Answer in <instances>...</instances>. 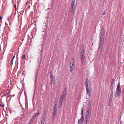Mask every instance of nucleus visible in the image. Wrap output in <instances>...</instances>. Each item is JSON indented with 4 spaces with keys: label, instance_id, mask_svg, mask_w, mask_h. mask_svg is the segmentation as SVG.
I'll use <instances>...</instances> for the list:
<instances>
[{
    "label": "nucleus",
    "instance_id": "obj_34",
    "mask_svg": "<svg viewBox=\"0 0 124 124\" xmlns=\"http://www.w3.org/2000/svg\"><path fill=\"white\" fill-rule=\"evenodd\" d=\"M2 17L1 16H0V20H1L2 19Z\"/></svg>",
    "mask_w": 124,
    "mask_h": 124
},
{
    "label": "nucleus",
    "instance_id": "obj_20",
    "mask_svg": "<svg viewBox=\"0 0 124 124\" xmlns=\"http://www.w3.org/2000/svg\"><path fill=\"white\" fill-rule=\"evenodd\" d=\"M74 63V61L73 59L72 58H71V60L70 61V64H71L72 63Z\"/></svg>",
    "mask_w": 124,
    "mask_h": 124
},
{
    "label": "nucleus",
    "instance_id": "obj_3",
    "mask_svg": "<svg viewBox=\"0 0 124 124\" xmlns=\"http://www.w3.org/2000/svg\"><path fill=\"white\" fill-rule=\"evenodd\" d=\"M84 109L82 107L81 108V114L82 115V116L81 117V119H80L78 120V123L79 124H82L83 122V120H84V118L83 117V110Z\"/></svg>",
    "mask_w": 124,
    "mask_h": 124
},
{
    "label": "nucleus",
    "instance_id": "obj_38",
    "mask_svg": "<svg viewBox=\"0 0 124 124\" xmlns=\"http://www.w3.org/2000/svg\"><path fill=\"white\" fill-rule=\"evenodd\" d=\"M74 63L72 64H71L72 66H73L74 67Z\"/></svg>",
    "mask_w": 124,
    "mask_h": 124
},
{
    "label": "nucleus",
    "instance_id": "obj_4",
    "mask_svg": "<svg viewBox=\"0 0 124 124\" xmlns=\"http://www.w3.org/2000/svg\"><path fill=\"white\" fill-rule=\"evenodd\" d=\"M84 48H82V49L81 50V63L82 64H83L84 62Z\"/></svg>",
    "mask_w": 124,
    "mask_h": 124
},
{
    "label": "nucleus",
    "instance_id": "obj_41",
    "mask_svg": "<svg viewBox=\"0 0 124 124\" xmlns=\"http://www.w3.org/2000/svg\"><path fill=\"white\" fill-rule=\"evenodd\" d=\"M121 4L120 5V7H121Z\"/></svg>",
    "mask_w": 124,
    "mask_h": 124
},
{
    "label": "nucleus",
    "instance_id": "obj_17",
    "mask_svg": "<svg viewBox=\"0 0 124 124\" xmlns=\"http://www.w3.org/2000/svg\"><path fill=\"white\" fill-rule=\"evenodd\" d=\"M113 98V95H110V97L109 99V102H111L112 100V99Z\"/></svg>",
    "mask_w": 124,
    "mask_h": 124
},
{
    "label": "nucleus",
    "instance_id": "obj_15",
    "mask_svg": "<svg viewBox=\"0 0 124 124\" xmlns=\"http://www.w3.org/2000/svg\"><path fill=\"white\" fill-rule=\"evenodd\" d=\"M91 109H86L87 112H86V114L87 115H89L90 113V111Z\"/></svg>",
    "mask_w": 124,
    "mask_h": 124
},
{
    "label": "nucleus",
    "instance_id": "obj_31",
    "mask_svg": "<svg viewBox=\"0 0 124 124\" xmlns=\"http://www.w3.org/2000/svg\"><path fill=\"white\" fill-rule=\"evenodd\" d=\"M32 123V120H31L29 122V124H31V123Z\"/></svg>",
    "mask_w": 124,
    "mask_h": 124
},
{
    "label": "nucleus",
    "instance_id": "obj_40",
    "mask_svg": "<svg viewBox=\"0 0 124 124\" xmlns=\"http://www.w3.org/2000/svg\"><path fill=\"white\" fill-rule=\"evenodd\" d=\"M106 14V13H105V12H104L103 13V14H102V15H105V14Z\"/></svg>",
    "mask_w": 124,
    "mask_h": 124
},
{
    "label": "nucleus",
    "instance_id": "obj_28",
    "mask_svg": "<svg viewBox=\"0 0 124 124\" xmlns=\"http://www.w3.org/2000/svg\"><path fill=\"white\" fill-rule=\"evenodd\" d=\"M111 92H110V95H113V91H111Z\"/></svg>",
    "mask_w": 124,
    "mask_h": 124
},
{
    "label": "nucleus",
    "instance_id": "obj_21",
    "mask_svg": "<svg viewBox=\"0 0 124 124\" xmlns=\"http://www.w3.org/2000/svg\"><path fill=\"white\" fill-rule=\"evenodd\" d=\"M49 73L50 77L53 76V72L51 70H50V71Z\"/></svg>",
    "mask_w": 124,
    "mask_h": 124
},
{
    "label": "nucleus",
    "instance_id": "obj_14",
    "mask_svg": "<svg viewBox=\"0 0 124 124\" xmlns=\"http://www.w3.org/2000/svg\"><path fill=\"white\" fill-rule=\"evenodd\" d=\"M63 101V99H62V100L61 99H60V105H59V107L60 108H61V106L62 104V101Z\"/></svg>",
    "mask_w": 124,
    "mask_h": 124
},
{
    "label": "nucleus",
    "instance_id": "obj_37",
    "mask_svg": "<svg viewBox=\"0 0 124 124\" xmlns=\"http://www.w3.org/2000/svg\"><path fill=\"white\" fill-rule=\"evenodd\" d=\"M28 3H29V1H27V2H26V4L27 5H28Z\"/></svg>",
    "mask_w": 124,
    "mask_h": 124
},
{
    "label": "nucleus",
    "instance_id": "obj_35",
    "mask_svg": "<svg viewBox=\"0 0 124 124\" xmlns=\"http://www.w3.org/2000/svg\"><path fill=\"white\" fill-rule=\"evenodd\" d=\"M44 122H41V124H44Z\"/></svg>",
    "mask_w": 124,
    "mask_h": 124
},
{
    "label": "nucleus",
    "instance_id": "obj_26",
    "mask_svg": "<svg viewBox=\"0 0 124 124\" xmlns=\"http://www.w3.org/2000/svg\"><path fill=\"white\" fill-rule=\"evenodd\" d=\"M25 54H24L22 56V59H25Z\"/></svg>",
    "mask_w": 124,
    "mask_h": 124
},
{
    "label": "nucleus",
    "instance_id": "obj_36",
    "mask_svg": "<svg viewBox=\"0 0 124 124\" xmlns=\"http://www.w3.org/2000/svg\"><path fill=\"white\" fill-rule=\"evenodd\" d=\"M52 83H53L52 82H51V81L50 82V85H52ZM52 86V85H51V86Z\"/></svg>",
    "mask_w": 124,
    "mask_h": 124
},
{
    "label": "nucleus",
    "instance_id": "obj_39",
    "mask_svg": "<svg viewBox=\"0 0 124 124\" xmlns=\"http://www.w3.org/2000/svg\"><path fill=\"white\" fill-rule=\"evenodd\" d=\"M10 91H8V94H9L10 93Z\"/></svg>",
    "mask_w": 124,
    "mask_h": 124
},
{
    "label": "nucleus",
    "instance_id": "obj_42",
    "mask_svg": "<svg viewBox=\"0 0 124 124\" xmlns=\"http://www.w3.org/2000/svg\"><path fill=\"white\" fill-rule=\"evenodd\" d=\"M108 105H110L109 104H108Z\"/></svg>",
    "mask_w": 124,
    "mask_h": 124
},
{
    "label": "nucleus",
    "instance_id": "obj_2",
    "mask_svg": "<svg viewBox=\"0 0 124 124\" xmlns=\"http://www.w3.org/2000/svg\"><path fill=\"white\" fill-rule=\"evenodd\" d=\"M71 7L72 10L71 12L72 14H73L74 13V9L76 7V3L75 2V0H72L71 4Z\"/></svg>",
    "mask_w": 124,
    "mask_h": 124
},
{
    "label": "nucleus",
    "instance_id": "obj_10",
    "mask_svg": "<svg viewBox=\"0 0 124 124\" xmlns=\"http://www.w3.org/2000/svg\"><path fill=\"white\" fill-rule=\"evenodd\" d=\"M57 105L56 104L54 103V108L53 109V112L56 113L57 112V108H56Z\"/></svg>",
    "mask_w": 124,
    "mask_h": 124
},
{
    "label": "nucleus",
    "instance_id": "obj_7",
    "mask_svg": "<svg viewBox=\"0 0 124 124\" xmlns=\"http://www.w3.org/2000/svg\"><path fill=\"white\" fill-rule=\"evenodd\" d=\"M66 95H61L60 96V99H61L62 100V99H63V101H65V100L66 99Z\"/></svg>",
    "mask_w": 124,
    "mask_h": 124
},
{
    "label": "nucleus",
    "instance_id": "obj_22",
    "mask_svg": "<svg viewBox=\"0 0 124 124\" xmlns=\"http://www.w3.org/2000/svg\"><path fill=\"white\" fill-rule=\"evenodd\" d=\"M45 116H43V117L42 118V121H41L43 122H44L45 120Z\"/></svg>",
    "mask_w": 124,
    "mask_h": 124
},
{
    "label": "nucleus",
    "instance_id": "obj_32",
    "mask_svg": "<svg viewBox=\"0 0 124 124\" xmlns=\"http://www.w3.org/2000/svg\"><path fill=\"white\" fill-rule=\"evenodd\" d=\"M14 7H15V10H16V4H15V5H14Z\"/></svg>",
    "mask_w": 124,
    "mask_h": 124
},
{
    "label": "nucleus",
    "instance_id": "obj_9",
    "mask_svg": "<svg viewBox=\"0 0 124 124\" xmlns=\"http://www.w3.org/2000/svg\"><path fill=\"white\" fill-rule=\"evenodd\" d=\"M51 82H52L53 84H54L55 80V78L54 76L50 77Z\"/></svg>",
    "mask_w": 124,
    "mask_h": 124
},
{
    "label": "nucleus",
    "instance_id": "obj_30",
    "mask_svg": "<svg viewBox=\"0 0 124 124\" xmlns=\"http://www.w3.org/2000/svg\"><path fill=\"white\" fill-rule=\"evenodd\" d=\"M117 87H120L119 82L118 83Z\"/></svg>",
    "mask_w": 124,
    "mask_h": 124
},
{
    "label": "nucleus",
    "instance_id": "obj_29",
    "mask_svg": "<svg viewBox=\"0 0 124 124\" xmlns=\"http://www.w3.org/2000/svg\"><path fill=\"white\" fill-rule=\"evenodd\" d=\"M87 121H88V120H85V124H87Z\"/></svg>",
    "mask_w": 124,
    "mask_h": 124
},
{
    "label": "nucleus",
    "instance_id": "obj_19",
    "mask_svg": "<svg viewBox=\"0 0 124 124\" xmlns=\"http://www.w3.org/2000/svg\"><path fill=\"white\" fill-rule=\"evenodd\" d=\"M89 115H87V114H86V116H85V120H88V118L89 116Z\"/></svg>",
    "mask_w": 124,
    "mask_h": 124
},
{
    "label": "nucleus",
    "instance_id": "obj_1",
    "mask_svg": "<svg viewBox=\"0 0 124 124\" xmlns=\"http://www.w3.org/2000/svg\"><path fill=\"white\" fill-rule=\"evenodd\" d=\"M105 35V31L104 29L102 28L101 30L100 35V45L99 46V51H100L101 52L103 49V44L104 43V39Z\"/></svg>",
    "mask_w": 124,
    "mask_h": 124
},
{
    "label": "nucleus",
    "instance_id": "obj_27",
    "mask_svg": "<svg viewBox=\"0 0 124 124\" xmlns=\"http://www.w3.org/2000/svg\"><path fill=\"white\" fill-rule=\"evenodd\" d=\"M15 55H14V56H13L12 59L11 60V63L12 65L13 64V59L15 58Z\"/></svg>",
    "mask_w": 124,
    "mask_h": 124
},
{
    "label": "nucleus",
    "instance_id": "obj_23",
    "mask_svg": "<svg viewBox=\"0 0 124 124\" xmlns=\"http://www.w3.org/2000/svg\"><path fill=\"white\" fill-rule=\"evenodd\" d=\"M55 113H53V114L52 115V117L53 118H54L55 117V116L56 115Z\"/></svg>",
    "mask_w": 124,
    "mask_h": 124
},
{
    "label": "nucleus",
    "instance_id": "obj_6",
    "mask_svg": "<svg viewBox=\"0 0 124 124\" xmlns=\"http://www.w3.org/2000/svg\"><path fill=\"white\" fill-rule=\"evenodd\" d=\"M90 84V82L89 80L87 78H85V85L86 88L88 87L89 85Z\"/></svg>",
    "mask_w": 124,
    "mask_h": 124
},
{
    "label": "nucleus",
    "instance_id": "obj_12",
    "mask_svg": "<svg viewBox=\"0 0 124 124\" xmlns=\"http://www.w3.org/2000/svg\"><path fill=\"white\" fill-rule=\"evenodd\" d=\"M40 114V113L38 112V113L35 114L32 116V118L33 119H34L36 116L38 115H39Z\"/></svg>",
    "mask_w": 124,
    "mask_h": 124
},
{
    "label": "nucleus",
    "instance_id": "obj_5",
    "mask_svg": "<svg viewBox=\"0 0 124 124\" xmlns=\"http://www.w3.org/2000/svg\"><path fill=\"white\" fill-rule=\"evenodd\" d=\"M116 91H117V94L116 95V96L117 97L118 96H120L121 91L120 87H117Z\"/></svg>",
    "mask_w": 124,
    "mask_h": 124
},
{
    "label": "nucleus",
    "instance_id": "obj_13",
    "mask_svg": "<svg viewBox=\"0 0 124 124\" xmlns=\"http://www.w3.org/2000/svg\"><path fill=\"white\" fill-rule=\"evenodd\" d=\"M91 109V104L90 101L89 102L88 105L86 109Z\"/></svg>",
    "mask_w": 124,
    "mask_h": 124
},
{
    "label": "nucleus",
    "instance_id": "obj_24",
    "mask_svg": "<svg viewBox=\"0 0 124 124\" xmlns=\"http://www.w3.org/2000/svg\"><path fill=\"white\" fill-rule=\"evenodd\" d=\"M113 85H111L110 89L111 91H113Z\"/></svg>",
    "mask_w": 124,
    "mask_h": 124
},
{
    "label": "nucleus",
    "instance_id": "obj_18",
    "mask_svg": "<svg viewBox=\"0 0 124 124\" xmlns=\"http://www.w3.org/2000/svg\"><path fill=\"white\" fill-rule=\"evenodd\" d=\"M66 91H67V89H66V88H65L64 89L63 93V95H66V94H67Z\"/></svg>",
    "mask_w": 124,
    "mask_h": 124
},
{
    "label": "nucleus",
    "instance_id": "obj_11",
    "mask_svg": "<svg viewBox=\"0 0 124 124\" xmlns=\"http://www.w3.org/2000/svg\"><path fill=\"white\" fill-rule=\"evenodd\" d=\"M42 34L44 37V39H45L46 38V36L47 35V32L45 31H43Z\"/></svg>",
    "mask_w": 124,
    "mask_h": 124
},
{
    "label": "nucleus",
    "instance_id": "obj_33",
    "mask_svg": "<svg viewBox=\"0 0 124 124\" xmlns=\"http://www.w3.org/2000/svg\"><path fill=\"white\" fill-rule=\"evenodd\" d=\"M0 106L1 107H4V105H1V104H0Z\"/></svg>",
    "mask_w": 124,
    "mask_h": 124
},
{
    "label": "nucleus",
    "instance_id": "obj_25",
    "mask_svg": "<svg viewBox=\"0 0 124 124\" xmlns=\"http://www.w3.org/2000/svg\"><path fill=\"white\" fill-rule=\"evenodd\" d=\"M114 78L112 79V81L111 83V85H114Z\"/></svg>",
    "mask_w": 124,
    "mask_h": 124
},
{
    "label": "nucleus",
    "instance_id": "obj_8",
    "mask_svg": "<svg viewBox=\"0 0 124 124\" xmlns=\"http://www.w3.org/2000/svg\"><path fill=\"white\" fill-rule=\"evenodd\" d=\"M86 90L87 91V94L89 96L90 95V94L91 93V91L89 89V87L86 88Z\"/></svg>",
    "mask_w": 124,
    "mask_h": 124
},
{
    "label": "nucleus",
    "instance_id": "obj_16",
    "mask_svg": "<svg viewBox=\"0 0 124 124\" xmlns=\"http://www.w3.org/2000/svg\"><path fill=\"white\" fill-rule=\"evenodd\" d=\"M73 66H72V65L71 64H70V72H72V71L73 70Z\"/></svg>",
    "mask_w": 124,
    "mask_h": 124
}]
</instances>
